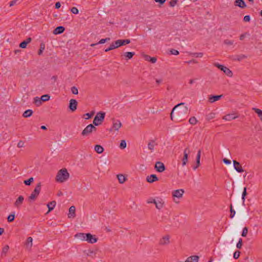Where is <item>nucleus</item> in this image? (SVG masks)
I'll use <instances>...</instances> for the list:
<instances>
[{"label":"nucleus","mask_w":262,"mask_h":262,"mask_svg":"<svg viewBox=\"0 0 262 262\" xmlns=\"http://www.w3.org/2000/svg\"><path fill=\"white\" fill-rule=\"evenodd\" d=\"M24 200V198L22 195H20L15 201L14 203V206L16 208H19V206L23 204Z\"/></svg>","instance_id":"18"},{"label":"nucleus","mask_w":262,"mask_h":262,"mask_svg":"<svg viewBox=\"0 0 262 262\" xmlns=\"http://www.w3.org/2000/svg\"><path fill=\"white\" fill-rule=\"evenodd\" d=\"M155 168L159 172H162L165 170L164 164L161 162H157L156 163Z\"/></svg>","instance_id":"11"},{"label":"nucleus","mask_w":262,"mask_h":262,"mask_svg":"<svg viewBox=\"0 0 262 262\" xmlns=\"http://www.w3.org/2000/svg\"><path fill=\"white\" fill-rule=\"evenodd\" d=\"M75 207L72 206L69 209V213L68 214L69 218H74L75 217Z\"/></svg>","instance_id":"17"},{"label":"nucleus","mask_w":262,"mask_h":262,"mask_svg":"<svg viewBox=\"0 0 262 262\" xmlns=\"http://www.w3.org/2000/svg\"><path fill=\"white\" fill-rule=\"evenodd\" d=\"M24 143L22 141H19L17 144V146L18 147H22L24 146Z\"/></svg>","instance_id":"63"},{"label":"nucleus","mask_w":262,"mask_h":262,"mask_svg":"<svg viewBox=\"0 0 262 262\" xmlns=\"http://www.w3.org/2000/svg\"><path fill=\"white\" fill-rule=\"evenodd\" d=\"M157 144L154 140H150L147 144L148 149L152 152L154 151V148Z\"/></svg>","instance_id":"16"},{"label":"nucleus","mask_w":262,"mask_h":262,"mask_svg":"<svg viewBox=\"0 0 262 262\" xmlns=\"http://www.w3.org/2000/svg\"><path fill=\"white\" fill-rule=\"evenodd\" d=\"M247 57V56L244 54H241L236 56L235 58H234V60H236L238 61H241L242 60H243L244 59H245Z\"/></svg>","instance_id":"39"},{"label":"nucleus","mask_w":262,"mask_h":262,"mask_svg":"<svg viewBox=\"0 0 262 262\" xmlns=\"http://www.w3.org/2000/svg\"><path fill=\"white\" fill-rule=\"evenodd\" d=\"M94 149H95V151L99 154L102 153L104 151L103 147L100 145H95V147H94Z\"/></svg>","instance_id":"28"},{"label":"nucleus","mask_w":262,"mask_h":262,"mask_svg":"<svg viewBox=\"0 0 262 262\" xmlns=\"http://www.w3.org/2000/svg\"><path fill=\"white\" fill-rule=\"evenodd\" d=\"M105 117V113L103 112H99L98 113L95 117H94L93 120V124L98 126L100 125L102 122L103 121Z\"/></svg>","instance_id":"7"},{"label":"nucleus","mask_w":262,"mask_h":262,"mask_svg":"<svg viewBox=\"0 0 262 262\" xmlns=\"http://www.w3.org/2000/svg\"><path fill=\"white\" fill-rule=\"evenodd\" d=\"M50 96L48 94H46V95H43L41 96V97L40 98V99H41V101L42 102L48 101L50 99Z\"/></svg>","instance_id":"40"},{"label":"nucleus","mask_w":262,"mask_h":262,"mask_svg":"<svg viewBox=\"0 0 262 262\" xmlns=\"http://www.w3.org/2000/svg\"><path fill=\"white\" fill-rule=\"evenodd\" d=\"M188 110V107L186 106H184L183 108L179 110L178 112V115L181 116L182 115H186L187 113Z\"/></svg>","instance_id":"26"},{"label":"nucleus","mask_w":262,"mask_h":262,"mask_svg":"<svg viewBox=\"0 0 262 262\" xmlns=\"http://www.w3.org/2000/svg\"><path fill=\"white\" fill-rule=\"evenodd\" d=\"M135 55L134 52H127L124 53V56L127 59H131Z\"/></svg>","instance_id":"36"},{"label":"nucleus","mask_w":262,"mask_h":262,"mask_svg":"<svg viewBox=\"0 0 262 262\" xmlns=\"http://www.w3.org/2000/svg\"><path fill=\"white\" fill-rule=\"evenodd\" d=\"M242 246V239L240 238L238 242V243L236 244V247L238 249H241Z\"/></svg>","instance_id":"55"},{"label":"nucleus","mask_w":262,"mask_h":262,"mask_svg":"<svg viewBox=\"0 0 262 262\" xmlns=\"http://www.w3.org/2000/svg\"><path fill=\"white\" fill-rule=\"evenodd\" d=\"M158 180V178L155 174H151L146 177V181L149 183L157 181Z\"/></svg>","instance_id":"19"},{"label":"nucleus","mask_w":262,"mask_h":262,"mask_svg":"<svg viewBox=\"0 0 262 262\" xmlns=\"http://www.w3.org/2000/svg\"><path fill=\"white\" fill-rule=\"evenodd\" d=\"M222 97V95H210L208 96V101L210 103H212L216 101L219 100Z\"/></svg>","instance_id":"14"},{"label":"nucleus","mask_w":262,"mask_h":262,"mask_svg":"<svg viewBox=\"0 0 262 262\" xmlns=\"http://www.w3.org/2000/svg\"><path fill=\"white\" fill-rule=\"evenodd\" d=\"M250 20V17L249 15H246L244 17V20L245 21V22H248Z\"/></svg>","instance_id":"61"},{"label":"nucleus","mask_w":262,"mask_h":262,"mask_svg":"<svg viewBox=\"0 0 262 262\" xmlns=\"http://www.w3.org/2000/svg\"><path fill=\"white\" fill-rule=\"evenodd\" d=\"M118 181L120 184H123L126 181V178L122 174H119L117 176Z\"/></svg>","instance_id":"27"},{"label":"nucleus","mask_w":262,"mask_h":262,"mask_svg":"<svg viewBox=\"0 0 262 262\" xmlns=\"http://www.w3.org/2000/svg\"><path fill=\"white\" fill-rule=\"evenodd\" d=\"M86 233H78L75 235V237L82 241H85Z\"/></svg>","instance_id":"20"},{"label":"nucleus","mask_w":262,"mask_h":262,"mask_svg":"<svg viewBox=\"0 0 262 262\" xmlns=\"http://www.w3.org/2000/svg\"><path fill=\"white\" fill-rule=\"evenodd\" d=\"M33 239L31 237H29L26 243V246L27 249H31L32 246Z\"/></svg>","instance_id":"30"},{"label":"nucleus","mask_w":262,"mask_h":262,"mask_svg":"<svg viewBox=\"0 0 262 262\" xmlns=\"http://www.w3.org/2000/svg\"><path fill=\"white\" fill-rule=\"evenodd\" d=\"M198 122L196 118L195 117H191L189 120V122L191 125H195Z\"/></svg>","instance_id":"41"},{"label":"nucleus","mask_w":262,"mask_h":262,"mask_svg":"<svg viewBox=\"0 0 262 262\" xmlns=\"http://www.w3.org/2000/svg\"><path fill=\"white\" fill-rule=\"evenodd\" d=\"M9 249V247L8 245H5L3 249H2V253H1V256H5L8 251Z\"/></svg>","instance_id":"31"},{"label":"nucleus","mask_w":262,"mask_h":262,"mask_svg":"<svg viewBox=\"0 0 262 262\" xmlns=\"http://www.w3.org/2000/svg\"><path fill=\"white\" fill-rule=\"evenodd\" d=\"M70 177V174L68 172V170L66 168H62L60 169L56 176L55 180L57 182L59 183H63Z\"/></svg>","instance_id":"1"},{"label":"nucleus","mask_w":262,"mask_h":262,"mask_svg":"<svg viewBox=\"0 0 262 262\" xmlns=\"http://www.w3.org/2000/svg\"><path fill=\"white\" fill-rule=\"evenodd\" d=\"M45 49V45L43 43H41L40 45V49L38 52V55H40L42 53L43 51Z\"/></svg>","instance_id":"42"},{"label":"nucleus","mask_w":262,"mask_h":262,"mask_svg":"<svg viewBox=\"0 0 262 262\" xmlns=\"http://www.w3.org/2000/svg\"><path fill=\"white\" fill-rule=\"evenodd\" d=\"M234 4L236 6L243 8L246 7L245 3L243 0H235Z\"/></svg>","instance_id":"23"},{"label":"nucleus","mask_w":262,"mask_h":262,"mask_svg":"<svg viewBox=\"0 0 262 262\" xmlns=\"http://www.w3.org/2000/svg\"><path fill=\"white\" fill-rule=\"evenodd\" d=\"M253 110L255 111V112L258 115V117H260L262 116V111L260 109L256 108H253Z\"/></svg>","instance_id":"44"},{"label":"nucleus","mask_w":262,"mask_h":262,"mask_svg":"<svg viewBox=\"0 0 262 262\" xmlns=\"http://www.w3.org/2000/svg\"><path fill=\"white\" fill-rule=\"evenodd\" d=\"M96 129V127L92 124L88 125L82 132L81 135L82 136H87L90 135L93 130Z\"/></svg>","instance_id":"9"},{"label":"nucleus","mask_w":262,"mask_h":262,"mask_svg":"<svg viewBox=\"0 0 262 262\" xmlns=\"http://www.w3.org/2000/svg\"><path fill=\"white\" fill-rule=\"evenodd\" d=\"M122 126V123L120 120L112 119V126L110 129V132H118Z\"/></svg>","instance_id":"8"},{"label":"nucleus","mask_w":262,"mask_h":262,"mask_svg":"<svg viewBox=\"0 0 262 262\" xmlns=\"http://www.w3.org/2000/svg\"><path fill=\"white\" fill-rule=\"evenodd\" d=\"M177 3V0H172L170 2V6L171 7H173Z\"/></svg>","instance_id":"64"},{"label":"nucleus","mask_w":262,"mask_h":262,"mask_svg":"<svg viewBox=\"0 0 262 262\" xmlns=\"http://www.w3.org/2000/svg\"><path fill=\"white\" fill-rule=\"evenodd\" d=\"M85 239V241L90 244H94L96 243L98 240L97 238L96 237L95 235H93L91 233H86Z\"/></svg>","instance_id":"10"},{"label":"nucleus","mask_w":262,"mask_h":262,"mask_svg":"<svg viewBox=\"0 0 262 262\" xmlns=\"http://www.w3.org/2000/svg\"><path fill=\"white\" fill-rule=\"evenodd\" d=\"M71 11L72 13L74 14H77L79 12V11L76 7H72L71 9Z\"/></svg>","instance_id":"54"},{"label":"nucleus","mask_w":262,"mask_h":262,"mask_svg":"<svg viewBox=\"0 0 262 262\" xmlns=\"http://www.w3.org/2000/svg\"><path fill=\"white\" fill-rule=\"evenodd\" d=\"M182 160V166H184L186 164L187 161H188V153H186L185 152Z\"/></svg>","instance_id":"37"},{"label":"nucleus","mask_w":262,"mask_h":262,"mask_svg":"<svg viewBox=\"0 0 262 262\" xmlns=\"http://www.w3.org/2000/svg\"><path fill=\"white\" fill-rule=\"evenodd\" d=\"M145 60L146 61H149L152 63H154L157 61V58L156 57H151L148 55L145 56Z\"/></svg>","instance_id":"32"},{"label":"nucleus","mask_w":262,"mask_h":262,"mask_svg":"<svg viewBox=\"0 0 262 262\" xmlns=\"http://www.w3.org/2000/svg\"><path fill=\"white\" fill-rule=\"evenodd\" d=\"M83 253L85 255L90 256H93V254H95L94 251L91 249L85 250L83 251Z\"/></svg>","instance_id":"34"},{"label":"nucleus","mask_w":262,"mask_h":262,"mask_svg":"<svg viewBox=\"0 0 262 262\" xmlns=\"http://www.w3.org/2000/svg\"><path fill=\"white\" fill-rule=\"evenodd\" d=\"M14 218H15V215H14V213H13V214H10L8 216V221L9 222H11L12 221H14Z\"/></svg>","instance_id":"46"},{"label":"nucleus","mask_w":262,"mask_h":262,"mask_svg":"<svg viewBox=\"0 0 262 262\" xmlns=\"http://www.w3.org/2000/svg\"><path fill=\"white\" fill-rule=\"evenodd\" d=\"M33 103L37 106H39L42 104V101L40 98L38 97H36L33 99Z\"/></svg>","instance_id":"33"},{"label":"nucleus","mask_w":262,"mask_h":262,"mask_svg":"<svg viewBox=\"0 0 262 262\" xmlns=\"http://www.w3.org/2000/svg\"><path fill=\"white\" fill-rule=\"evenodd\" d=\"M233 163L234 165V169L238 172H242L244 171V170L240 165L239 163L235 160L233 161Z\"/></svg>","instance_id":"15"},{"label":"nucleus","mask_w":262,"mask_h":262,"mask_svg":"<svg viewBox=\"0 0 262 262\" xmlns=\"http://www.w3.org/2000/svg\"><path fill=\"white\" fill-rule=\"evenodd\" d=\"M126 147V143L125 140H122L121 141L120 144V148L121 149H124Z\"/></svg>","instance_id":"43"},{"label":"nucleus","mask_w":262,"mask_h":262,"mask_svg":"<svg viewBox=\"0 0 262 262\" xmlns=\"http://www.w3.org/2000/svg\"><path fill=\"white\" fill-rule=\"evenodd\" d=\"M214 66L222 71L227 76L230 77L232 76V72L228 68L216 62L214 63Z\"/></svg>","instance_id":"6"},{"label":"nucleus","mask_w":262,"mask_h":262,"mask_svg":"<svg viewBox=\"0 0 262 262\" xmlns=\"http://www.w3.org/2000/svg\"><path fill=\"white\" fill-rule=\"evenodd\" d=\"M130 42L129 39H118L113 42L110 46L105 50V52H108L112 50L118 48L122 46H124Z\"/></svg>","instance_id":"2"},{"label":"nucleus","mask_w":262,"mask_h":262,"mask_svg":"<svg viewBox=\"0 0 262 262\" xmlns=\"http://www.w3.org/2000/svg\"><path fill=\"white\" fill-rule=\"evenodd\" d=\"M248 233V228L247 227H245L243 228V232L242 233V236L245 237L247 235Z\"/></svg>","instance_id":"53"},{"label":"nucleus","mask_w":262,"mask_h":262,"mask_svg":"<svg viewBox=\"0 0 262 262\" xmlns=\"http://www.w3.org/2000/svg\"><path fill=\"white\" fill-rule=\"evenodd\" d=\"M77 102L75 99H71L69 103L70 109L74 112L77 109Z\"/></svg>","instance_id":"13"},{"label":"nucleus","mask_w":262,"mask_h":262,"mask_svg":"<svg viewBox=\"0 0 262 262\" xmlns=\"http://www.w3.org/2000/svg\"><path fill=\"white\" fill-rule=\"evenodd\" d=\"M64 31V28L62 26H59L56 28L54 31L53 33L54 34H59L62 33Z\"/></svg>","instance_id":"24"},{"label":"nucleus","mask_w":262,"mask_h":262,"mask_svg":"<svg viewBox=\"0 0 262 262\" xmlns=\"http://www.w3.org/2000/svg\"><path fill=\"white\" fill-rule=\"evenodd\" d=\"M156 199L152 198H149L147 200V203L148 204H151V203H153L154 204H155V203L156 202Z\"/></svg>","instance_id":"52"},{"label":"nucleus","mask_w":262,"mask_h":262,"mask_svg":"<svg viewBox=\"0 0 262 262\" xmlns=\"http://www.w3.org/2000/svg\"><path fill=\"white\" fill-rule=\"evenodd\" d=\"M164 201L161 198H158L157 199L156 202L155 203L156 208L158 210H161L163 208L164 205Z\"/></svg>","instance_id":"12"},{"label":"nucleus","mask_w":262,"mask_h":262,"mask_svg":"<svg viewBox=\"0 0 262 262\" xmlns=\"http://www.w3.org/2000/svg\"><path fill=\"white\" fill-rule=\"evenodd\" d=\"M246 195H247L246 188L245 187L244 189V191L243 192V193H242V197L243 204H244V203H245V197H246Z\"/></svg>","instance_id":"47"},{"label":"nucleus","mask_w":262,"mask_h":262,"mask_svg":"<svg viewBox=\"0 0 262 262\" xmlns=\"http://www.w3.org/2000/svg\"><path fill=\"white\" fill-rule=\"evenodd\" d=\"M198 260L199 257L193 255L188 257L185 262H198Z\"/></svg>","instance_id":"25"},{"label":"nucleus","mask_w":262,"mask_h":262,"mask_svg":"<svg viewBox=\"0 0 262 262\" xmlns=\"http://www.w3.org/2000/svg\"><path fill=\"white\" fill-rule=\"evenodd\" d=\"M170 52H171V54L175 55H178L179 53L178 51L174 50V49H172L170 51Z\"/></svg>","instance_id":"58"},{"label":"nucleus","mask_w":262,"mask_h":262,"mask_svg":"<svg viewBox=\"0 0 262 262\" xmlns=\"http://www.w3.org/2000/svg\"><path fill=\"white\" fill-rule=\"evenodd\" d=\"M240 255V252L238 251H236L233 254V257L235 259H237L239 257Z\"/></svg>","instance_id":"56"},{"label":"nucleus","mask_w":262,"mask_h":262,"mask_svg":"<svg viewBox=\"0 0 262 262\" xmlns=\"http://www.w3.org/2000/svg\"><path fill=\"white\" fill-rule=\"evenodd\" d=\"M230 212L231 214L230 217L231 218H233L235 214V211L232 208V204L230 205Z\"/></svg>","instance_id":"50"},{"label":"nucleus","mask_w":262,"mask_h":262,"mask_svg":"<svg viewBox=\"0 0 262 262\" xmlns=\"http://www.w3.org/2000/svg\"><path fill=\"white\" fill-rule=\"evenodd\" d=\"M33 112L31 110H28L24 112L23 116L25 118L29 117L32 115Z\"/></svg>","instance_id":"35"},{"label":"nucleus","mask_w":262,"mask_h":262,"mask_svg":"<svg viewBox=\"0 0 262 262\" xmlns=\"http://www.w3.org/2000/svg\"><path fill=\"white\" fill-rule=\"evenodd\" d=\"M192 55L194 56H195L196 57H202L203 55V54L202 53H194L192 54Z\"/></svg>","instance_id":"57"},{"label":"nucleus","mask_w":262,"mask_h":262,"mask_svg":"<svg viewBox=\"0 0 262 262\" xmlns=\"http://www.w3.org/2000/svg\"><path fill=\"white\" fill-rule=\"evenodd\" d=\"M184 105V103H180L174 106V107L172 108V111H171V112L170 113V118L172 120H173V113L174 112V111L178 107L181 106V105Z\"/></svg>","instance_id":"38"},{"label":"nucleus","mask_w":262,"mask_h":262,"mask_svg":"<svg viewBox=\"0 0 262 262\" xmlns=\"http://www.w3.org/2000/svg\"><path fill=\"white\" fill-rule=\"evenodd\" d=\"M201 150H199L198 151V154H197V155H196V160H199L200 161V158H201Z\"/></svg>","instance_id":"60"},{"label":"nucleus","mask_w":262,"mask_h":262,"mask_svg":"<svg viewBox=\"0 0 262 262\" xmlns=\"http://www.w3.org/2000/svg\"><path fill=\"white\" fill-rule=\"evenodd\" d=\"M224 43L225 45H226L231 46V45H233L234 41L233 40H229V39H226V40H225L224 41Z\"/></svg>","instance_id":"48"},{"label":"nucleus","mask_w":262,"mask_h":262,"mask_svg":"<svg viewBox=\"0 0 262 262\" xmlns=\"http://www.w3.org/2000/svg\"><path fill=\"white\" fill-rule=\"evenodd\" d=\"M184 193V190L182 189L175 190L172 191L171 194L173 198L174 202L178 204L179 201L177 200L180 198H181Z\"/></svg>","instance_id":"4"},{"label":"nucleus","mask_w":262,"mask_h":262,"mask_svg":"<svg viewBox=\"0 0 262 262\" xmlns=\"http://www.w3.org/2000/svg\"><path fill=\"white\" fill-rule=\"evenodd\" d=\"M56 204V203L55 201L50 202V203H49L47 204V206H48V209H49L47 213H49V212H50L51 211H52L54 209V208L55 207Z\"/></svg>","instance_id":"29"},{"label":"nucleus","mask_w":262,"mask_h":262,"mask_svg":"<svg viewBox=\"0 0 262 262\" xmlns=\"http://www.w3.org/2000/svg\"><path fill=\"white\" fill-rule=\"evenodd\" d=\"M171 243V236L168 234L163 235L159 240V245L160 246H167Z\"/></svg>","instance_id":"3"},{"label":"nucleus","mask_w":262,"mask_h":262,"mask_svg":"<svg viewBox=\"0 0 262 262\" xmlns=\"http://www.w3.org/2000/svg\"><path fill=\"white\" fill-rule=\"evenodd\" d=\"M71 92L73 94L75 95H77L78 93V90L75 86H73L71 88Z\"/></svg>","instance_id":"51"},{"label":"nucleus","mask_w":262,"mask_h":262,"mask_svg":"<svg viewBox=\"0 0 262 262\" xmlns=\"http://www.w3.org/2000/svg\"><path fill=\"white\" fill-rule=\"evenodd\" d=\"M33 180H34L33 178L31 177V178H29L28 180H25L24 183L26 185H30L31 184V183L32 182H33Z\"/></svg>","instance_id":"45"},{"label":"nucleus","mask_w":262,"mask_h":262,"mask_svg":"<svg viewBox=\"0 0 262 262\" xmlns=\"http://www.w3.org/2000/svg\"><path fill=\"white\" fill-rule=\"evenodd\" d=\"M18 1V0H12V1H11L9 3L10 6L11 7L15 5Z\"/></svg>","instance_id":"59"},{"label":"nucleus","mask_w":262,"mask_h":262,"mask_svg":"<svg viewBox=\"0 0 262 262\" xmlns=\"http://www.w3.org/2000/svg\"><path fill=\"white\" fill-rule=\"evenodd\" d=\"M237 118V116H235L234 114H228L223 117L224 120L226 121H230Z\"/></svg>","instance_id":"22"},{"label":"nucleus","mask_w":262,"mask_h":262,"mask_svg":"<svg viewBox=\"0 0 262 262\" xmlns=\"http://www.w3.org/2000/svg\"><path fill=\"white\" fill-rule=\"evenodd\" d=\"M94 112H92L91 113H86L84 115V117L85 119H88L91 118L94 115Z\"/></svg>","instance_id":"49"},{"label":"nucleus","mask_w":262,"mask_h":262,"mask_svg":"<svg viewBox=\"0 0 262 262\" xmlns=\"http://www.w3.org/2000/svg\"><path fill=\"white\" fill-rule=\"evenodd\" d=\"M31 41V38L30 37L28 38L19 44V47L23 49H25L27 47V45Z\"/></svg>","instance_id":"21"},{"label":"nucleus","mask_w":262,"mask_h":262,"mask_svg":"<svg viewBox=\"0 0 262 262\" xmlns=\"http://www.w3.org/2000/svg\"><path fill=\"white\" fill-rule=\"evenodd\" d=\"M40 189L41 183H38L35 187L34 191L32 192V193L29 197V201L30 202L34 201L36 197L38 195L40 191Z\"/></svg>","instance_id":"5"},{"label":"nucleus","mask_w":262,"mask_h":262,"mask_svg":"<svg viewBox=\"0 0 262 262\" xmlns=\"http://www.w3.org/2000/svg\"><path fill=\"white\" fill-rule=\"evenodd\" d=\"M223 161L224 162V163H225L226 164H230L231 163L230 160H229L226 158L223 159Z\"/></svg>","instance_id":"62"}]
</instances>
